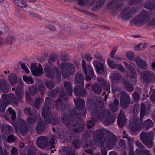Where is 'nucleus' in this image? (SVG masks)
Returning <instances> with one entry per match:
<instances>
[{"label":"nucleus","instance_id":"1","mask_svg":"<svg viewBox=\"0 0 155 155\" xmlns=\"http://www.w3.org/2000/svg\"><path fill=\"white\" fill-rule=\"evenodd\" d=\"M68 99V95L67 93H65L64 91H62L59 95L58 100L55 101L56 109L58 110H62L61 121L67 127L71 130L79 133L84 130V124L82 122L78 124L73 120H71L72 117H77L78 118H81L78 116L80 115L82 117L85 115L86 110L83 108L85 105L84 101L81 98H76L74 99V102L75 104V107L69 112V116L68 117L66 115L63 116V110L65 109L64 105L62 101H66Z\"/></svg>","mask_w":155,"mask_h":155},{"label":"nucleus","instance_id":"2","mask_svg":"<svg viewBox=\"0 0 155 155\" xmlns=\"http://www.w3.org/2000/svg\"><path fill=\"white\" fill-rule=\"evenodd\" d=\"M140 108V105L137 104L134 105L133 108V116L130 120V124L131 127L130 130L133 132L140 131L143 128L144 129H147L149 128L153 127V124L151 121L149 119L146 120L142 124L143 121L141 120L144 117L146 113V107L144 104H141V109L140 114V119H138L137 116Z\"/></svg>","mask_w":155,"mask_h":155},{"label":"nucleus","instance_id":"3","mask_svg":"<svg viewBox=\"0 0 155 155\" xmlns=\"http://www.w3.org/2000/svg\"><path fill=\"white\" fill-rule=\"evenodd\" d=\"M110 114L108 110L103 107H96L93 110L91 115L93 118H94L95 120L103 121L104 124L109 126L114 121Z\"/></svg>","mask_w":155,"mask_h":155},{"label":"nucleus","instance_id":"4","mask_svg":"<svg viewBox=\"0 0 155 155\" xmlns=\"http://www.w3.org/2000/svg\"><path fill=\"white\" fill-rule=\"evenodd\" d=\"M94 140L95 141L100 142L101 144L104 143L107 149H110L116 145L117 138L113 134H111L107 137H104V132L101 129H97L96 134L94 136Z\"/></svg>","mask_w":155,"mask_h":155},{"label":"nucleus","instance_id":"5","mask_svg":"<svg viewBox=\"0 0 155 155\" xmlns=\"http://www.w3.org/2000/svg\"><path fill=\"white\" fill-rule=\"evenodd\" d=\"M52 101V100L49 97L46 98L42 115L44 118L45 123H49L52 125H55L58 123L59 119L55 113H52L50 111L48 107L49 103L51 102Z\"/></svg>","mask_w":155,"mask_h":155},{"label":"nucleus","instance_id":"6","mask_svg":"<svg viewBox=\"0 0 155 155\" xmlns=\"http://www.w3.org/2000/svg\"><path fill=\"white\" fill-rule=\"evenodd\" d=\"M55 141V137L54 135L50 137L41 136L37 138L36 143L38 147L40 148L50 150L53 148H54V144Z\"/></svg>","mask_w":155,"mask_h":155},{"label":"nucleus","instance_id":"7","mask_svg":"<svg viewBox=\"0 0 155 155\" xmlns=\"http://www.w3.org/2000/svg\"><path fill=\"white\" fill-rule=\"evenodd\" d=\"M59 68L61 69L62 75L64 78H67L70 75H74L75 72V65L70 62L61 63Z\"/></svg>","mask_w":155,"mask_h":155},{"label":"nucleus","instance_id":"8","mask_svg":"<svg viewBox=\"0 0 155 155\" xmlns=\"http://www.w3.org/2000/svg\"><path fill=\"white\" fill-rule=\"evenodd\" d=\"M150 18L147 11H143L134 17L132 20V22L136 26H141L147 23Z\"/></svg>","mask_w":155,"mask_h":155},{"label":"nucleus","instance_id":"9","mask_svg":"<svg viewBox=\"0 0 155 155\" xmlns=\"http://www.w3.org/2000/svg\"><path fill=\"white\" fill-rule=\"evenodd\" d=\"M140 139L142 143L150 148L152 147L153 144V134L152 132L145 133L142 132L140 135Z\"/></svg>","mask_w":155,"mask_h":155},{"label":"nucleus","instance_id":"10","mask_svg":"<svg viewBox=\"0 0 155 155\" xmlns=\"http://www.w3.org/2000/svg\"><path fill=\"white\" fill-rule=\"evenodd\" d=\"M82 64L83 69L86 75V80L89 81L91 79L95 78L94 73L91 67L90 66H86V63L84 59L82 60Z\"/></svg>","mask_w":155,"mask_h":155},{"label":"nucleus","instance_id":"11","mask_svg":"<svg viewBox=\"0 0 155 155\" xmlns=\"http://www.w3.org/2000/svg\"><path fill=\"white\" fill-rule=\"evenodd\" d=\"M58 69L56 66L51 67V66L47 65L44 68L45 73L47 77L53 79Z\"/></svg>","mask_w":155,"mask_h":155},{"label":"nucleus","instance_id":"12","mask_svg":"<svg viewBox=\"0 0 155 155\" xmlns=\"http://www.w3.org/2000/svg\"><path fill=\"white\" fill-rule=\"evenodd\" d=\"M140 75L142 79L148 82H153L155 81V74L150 71H144L141 72Z\"/></svg>","mask_w":155,"mask_h":155},{"label":"nucleus","instance_id":"13","mask_svg":"<svg viewBox=\"0 0 155 155\" xmlns=\"http://www.w3.org/2000/svg\"><path fill=\"white\" fill-rule=\"evenodd\" d=\"M136 12V9L134 8L130 9L127 8L121 12L120 16L122 19L128 20L131 18Z\"/></svg>","mask_w":155,"mask_h":155},{"label":"nucleus","instance_id":"14","mask_svg":"<svg viewBox=\"0 0 155 155\" xmlns=\"http://www.w3.org/2000/svg\"><path fill=\"white\" fill-rule=\"evenodd\" d=\"M130 96L126 92L123 91L121 94L120 104L123 108H127L130 104Z\"/></svg>","mask_w":155,"mask_h":155},{"label":"nucleus","instance_id":"15","mask_svg":"<svg viewBox=\"0 0 155 155\" xmlns=\"http://www.w3.org/2000/svg\"><path fill=\"white\" fill-rule=\"evenodd\" d=\"M123 64L124 65L125 68L128 70H129L131 74L133 75L132 76H127V78H130V80H132V81H133V83H136V81L135 78V76L136 73L135 72V70L134 68L130 64H128L126 62L124 61L123 62Z\"/></svg>","mask_w":155,"mask_h":155},{"label":"nucleus","instance_id":"16","mask_svg":"<svg viewBox=\"0 0 155 155\" xmlns=\"http://www.w3.org/2000/svg\"><path fill=\"white\" fill-rule=\"evenodd\" d=\"M134 60L139 68L143 70L147 69V64L141 57L139 56H136L134 59Z\"/></svg>","mask_w":155,"mask_h":155},{"label":"nucleus","instance_id":"17","mask_svg":"<svg viewBox=\"0 0 155 155\" xmlns=\"http://www.w3.org/2000/svg\"><path fill=\"white\" fill-rule=\"evenodd\" d=\"M31 71L33 74L35 76H40L43 74V68L40 64H39L38 67L35 64H32L31 66Z\"/></svg>","mask_w":155,"mask_h":155},{"label":"nucleus","instance_id":"18","mask_svg":"<svg viewBox=\"0 0 155 155\" xmlns=\"http://www.w3.org/2000/svg\"><path fill=\"white\" fill-rule=\"evenodd\" d=\"M75 79L76 85L75 87L78 86L82 87L84 82V78L82 74L79 73L76 74L75 75Z\"/></svg>","mask_w":155,"mask_h":155},{"label":"nucleus","instance_id":"19","mask_svg":"<svg viewBox=\"0 0 155 155\" xmlns=\"http://www.w3.org/2000/svg\"><path fill=\"white\" fill-rule=\"evenodd\" d=\"M74 92L76 96H84L87 93L86 90L83 87V86L82 87H81L80 86L75 87L74 89Z\"/></svg>","mask_w":155,"mask_h":155},{"label":"nucleus","instance_id":"20","mask_svg":"<svg viewBox=\"0 0 155 155\" xmlns=\"http://www.w3.org/2000/svg\"><path fill=\"white\" fill-rule=\"evenodd\" d=\"M9 86L5 80L0 79V90L4 93H7L8 92Z\"/></svg>","mask_w":155,"mask_h":155},{"label":"nucleus","instance_id":"21","mask_svg":"<svg viewBox=\"0 0 155 155\" xmlns=\"http://www.w3.org/2000/svg\"><path fill=\"white\" fill-rule=\"evenodd\" d=\"M117 124L120 127L124 126L126 124V119L124 115L120 113L117 118Z\"/></svg>","mask_w":155,"mask_h":155},{"label":"nucleus","instance_id":"22","mask_svg":"<svg viewBox=\"0 0 155 155\" xmlns=\"http://www.w3.org/2000/svg\"><path fill=\"white\" fill-rule=\"evenodd\" d=\"M15 40V37L12 35H8L5 39V43L8 45L12 46Z\"/></svg>","mask_w":155,"mask_h":155},{"label":"nucleus","instance_id":"23","mask_svg":"<svg viewBox=\"0 0 155 155\" xmlns=\"http://www.w3.org/2000/svg\"><path fill=\"white\" fill-rule=\"evenodd\" d=\"M123 84L124 87L127 91H133L134 88L132 87L133 84L129 83L127 79H123Z\"/></svg>","mask_w":155,"mask_h":155},{"label":"nucleus","instance_id":"24","mask_svg":"<svg viewBox=\"0 0 155 155\" xmlns=\"http://www.w3.org/2000/svg\"><path fill=\"white\" fill-rule=\"evenodd\" d=\"M45 130V127L42 123L38 120V122L36 129L37 133L38 134H42L44 132Z\"/></svg>","mask_w":155,"mask_h":155},{"label":"nucleus","instance_id":"25","mask_svg":"<svg viewBox=\"0 0 155 155\" xmlns=\"http://www.w3.org/2000/svg\"><path fill=\"white\" fill-rule=\"evenodd\" d=\"M119 104V101L117 99H114L113 103H111L109 104V107L113 112H116L118 109Z\"/></svg>","mask_w":155,"mask_h":155},{"label":"nucleus","instance_id":"26","mask_svg":"<svg viewBox=\"0 0 155 155\" xmlns=\"http://www.w3.org/2000/svg\"><path fill=\"white\" fill-rule=\"evenodd\" d=\"M92 90L96 94H99L101 93L102 90L101 86L97 83H95L92 86Z\"/></svg>","mask_w":155,"mask_h":155},{"label":"nucleus","instance_id":"27","mask_svg":"<svg viewBox=\"0 0 155 155\" xmlns=\"http://www.w3.org/2000/svg\"><path fill=\"white\" fill-rule=\"evenodd\" d=\"M105 0H97L95 5L92 8L93 11H95L102 7L105 3Z\"/></svg>","mask_w":155,"mask_h":155},{"label":"nucleus","instance_id":"28","mask_svg":"<svg viewBox=\"0 0 155 155\" xmlns=\"http://www.w3.org/2000/svg\"><path fill=\"white\" fill-rule=\"evenodd\" d=\"M111 76L113 78V80L117 83H120L122 81V77L121 75L118 73H113L112 74Z\"/></svg>","mask_w":155,"mask_h":155},{"label":"nucleus","instance_id":"29","mask_svg":"<svg viewBox=\"0 0 155 155\" xmlns=\"http://www.w3.org/2000/svg\"><path fill=\"white\" fill-rule=\"evenodd\" d=\"M14 4L18 7L21 8H25L28 5L26 2L23 0H13Z\"/></svg>","mask_w":155,"mask_h":155},{"label":"nucleus","instance_id":"30","mask_svg":"<svg viewBox=\"0 0 155 155\" xmlns=\"http://www.w3.org/2000/svg\"><path fill=\"white\" fill-rule=\"evenodd\" d=\"M28 129V127L25 121H23V124L21 125L19 128L20 133L22 135H26L27 133Z\"/></svg>","mask_w":155,"mask_h":155},{"label":"nucleus","instance_id":"31","mask_svg":"<svg viewBox=\"0 0 155 155\" xmlns=\"http://www.w3.org/2000/svg\"><path fill=\"white\" fill-rule=\"evenodd\" d=\"M15 92L19 100L21 102V99L24 95V93L21 87H17L15 91Z\"/></svg>","mask_w":155,"mask_h":155},{"label":"nucleus","instance_id":"32","mask_svg":"<svg viewBox=\"0 0 155 155\" xmlns=\"http://www.w3.org/2000/svg\"><path fill=\"white\" fill-rule=\"evenodd\" d=\"M8 79L10 83L12 85H14L17 83V77L14 73L10 74L8 77Z\"/></svg>","mask_w":155,"mask_h":155},{"label":"nucleus","instance_id":"33","mask_svg":"<svg viewBox=\"0 0 155 155\" xmlns=\"http://www.w3.org/2000/svg\"><path fill=\"white\" fill-rule=\"evenodd\" d=\"M96 70L97 73L99 74L106 75L107 74V71L104 64L96 69Z\"/></svg>","mask_w":155,"mask_h":155},{"label":"nucleus","instance_id":"34","mask_svg":"<svg viewBox=\"0 0 155 155\" xmlns=\"http://www.w3.org/2000/svg\"><path fill=\"white\" fill-rule=\"evenodd\" d=\"M64 86L68 91L70 96H71L72 93V87L71 84L68 82H65L64 83Z\"/></svg>","mask_w":155,"mask_h":155},{"label":"nucleus","instance_id":"35","mask_svg":"<svg viewBox=\"0 0 155 155\" xmlns=\"http://www.w3.org/2000/svg\"><path fill=\"white\" fill-rule=\"evenodd\" d=\"M37 115L35 112L33 115L31 116L27 119V122L30 124H33L36 122Z\"/></svg>","mask_w":155,"mask_h":155},{"label":"nucleus","instance_id":"36","mask_svg":"<svg viewBox=\"0 0 155 155\" xmlns=\"http://www.w3.org/2000/svg\"><path fill=\"white\" fill-rule=\"evenodd\" d=\"M43 100V99L41 98H37L34 103V107L37 109H39L41 106Z\"/></svg>","mask_w":155,"mask_h":155},{"label":"nucleus","instance_id":"37","mask_svg":"<svg viewBox=\"0 0 155 155\" xmlns=\"http://www.w3.org/2000/svg\"><path fill=\"white\" fill-rule=\"evenodd\" d=\"M94 118H93L91 116V118L90 120L88 121L87 124V127L88 128H91L93 127L95 125L94 122L97 120H95Z\"/></svg>","mask_w":155,"mask_h":155},{"label":"nucleus","instance_id":"38","mask_svg":"<svg viewBox=\"0 0 155 155\" xmlns=\"http://www.w3.org/2000/svg\"><path fill=\"white\" fill-rule=\"evenodd\" d=\"M15 15L20 19H23L25 18L24 15L20 11L19 8H17L15 10Z\"/></svg>","mask_w":155,"mask_h":155},{"label":"nucleus","instance_id":"39","mask_svg":"<svg viewBox=\"0 0 155 155\" xmlns=\"http://www.w3.org/2000/svg\"><path fill=\"white\" fill-rule=\"evenodd\" d=\"M23 79L24 81L28 84H32L34 82L32 78L28 76H24Z\"/></svg>","mask_w":155,"mask_h":155},{"label":"nucleus","instance_id":"40","mask_svg":"<svg viewBox=\"0 0 155 155\" xmlns=\"http://www.w3.org/2000/svg\"><path fill=\"white\" fill-rule=\"evenodd\" d=\"M13 130L12 127L8 125H4L2 131L7 134H9Z\"/></svg>","mask_w":155,"mask_h":155},{"label":"nucleus","instance_id":"41","mask_svg":"<svg viewBox=\"0 0 155 155\" xmlns=\"http://www.w3.org/2000/svg\"><path fill=\"white\" fill-rule=\"evenodd\" d=\"M94 56L95 58L101 60L103 62H105V59L98 52H95L94 54Z\"/></svg>","mask_w":155,"mask_h":155},{"label":"nucleus","instance_id":"42","mask_svg":"<svg viewBox=\"0 0 155 155\" xmlns=\"http://www.w3.org/2000/svg\"><path fill=\"white\" fill-rule=\"evenodd\" d=\"M104 62L101 63L97 60H94L93 61L92 63L93 65L96 68H98L103 65H104Z\"/></svg>","mask_w":155,"mask_h":155},{"label":"nucleus","instance_id":"43","mask_svg":"<svg viewBox=\"0 0 155 155\" xmlns=\"http://www.w3.org/2000/svg\"><path fill=\"white\" fill-rule=\"evenodd\" d=\"M17 137L13 134L10 135L7 138V141L8 142H14L16 141Z\"/></svg>","mask_w":155,"mask_h":155},{"label":"nucleus","instance_id":"44","mask_svg":"<svg viewBox=\"0 0 155 155\" xmlns=\"http://www.w3.org/2000/svg\"><path fill=\"white\" fill-rule=\"evenodd\" d=\"M107 62L109 66L111 68L113 69L115 68L117 64H115L114 62L112 61L109 58L107 59Z\"/></svg>","mask_w":155,"mask_h":155},{"label":"nucleus","instance_id":"45","mask_svg":"<svg viewBox=\"0 0 155 155\" xmlns=\"http://www.w3.org/2000/svg\"><path fill=\"white\" fill-rule=\"evenodd\" d=\"M6 104L4 101H0V112H3L5 111L6 106Z\"/></svg>","mask_w":155,"mask_h":155},{"label":"nucleus","instance_id":"46","mask_svg":"<svg viewBox=\"0 0 155 155\" xmlns=\"http://www.w3.org/2000/svg\"><path fill=\"white\" fill-rule=\"evenodd\" d=\"M102 86L104 90L108 91L109 93L111 92L110 91V84L109 82L106 81Z\"/></svg>","mask_w":155,"mask_h":155},{"label":"nucleus","instance_id":"47","mask_svg":"<svg viewBox=\"0 0 155 155\" xmlns=\"http://www.w3.org/2000/svg\"><path fill=\"white\" fill-rule=\"evenodd\" d=\"M127 58L130 60H132L134 57V55L132 51L127 52L126 53Z\"/></svg>","mask_w":155,"mask_h":155},{"label":"nucleus","instance_id":"48","mask_svg":"<svg viewBox=\"0 0 155 155\" xmlns=\"http://www.w3.org/2000/svg\"><path fill=\"white\" fill-rule=\"evenodd\" d=\"M54 78H55L56 80L58 83L60 82L61 81V77L59 69H58L57 71V72L55 74Z\"/></svg>","mask_w":155,"mask_h":155},{"label":"nucleus","instance_id":"49","mask_svg":"<svg viewBox=\"0 0 155 155\" xmlns=\"http://www.w3.org/2000/svg\"><path fill=\"white\" fill-rule=\"evenodd\" d=\"M8 110L11 115V118L12 120H14L16 118V113L12 110V108L9 107L8 109Z\"/></svg>","mask_w":155,"mask_h":155},{"label":"nucleus","instance_id":"50","mask_svg":"<svg viewBox=\"0 0 155 155\" xmlns=\"http://www.w3.org/2000/svg\"><path fill=\"white\" fill-rule=\"evenodd\" d=\"M46 87L49 89L53 88L55 85L52 81H47L45 83Z\"/></svg>","mask_w":155,"mask_h":155},{"label":"nucleus","instance_id":"51","mask_svg":"<svg viewBox=\"0 0 155 155\" xmlns=\"http://www.w3.org/2000/svg\"><path fill=\"white\" fill-rule=\"evenodd\" d=\"M70 59V57L66 54H62L60 57V59L61 61H68Z\"/></svg>","mask_w":155,"mask_h":155},{"label":"nucleus","instance_id":"52","mask_svg":"<svg viewBox=\"0 0 155 155\" xmlns=\"http://www.w3.org/2000/svg\"><path fill=\"white\" fill-rule=\"evenodd\" d=\"M46 28L52 31H55L56 30V28L53 25L50 24H47L45 25Z\"/></svg>","mask_w":155,"mask_h":155},{"label":"nucleus","instance_id":"53","mask_svg":"<svg viewBox=\"0 0 155 155\" xmlns=\"http://www.w3.org/2000/svg\"><path fill=\"white\" fill-rule=\"evenodd\" d=\"M19 64L21 65L22 69L24 70L26 73L28 74L30 72V71L28 70V68L24 63L21 62L19 63Z\"/></svg>","mask_w":155,"mask_h":155},{"label":"nucleus","instance_id":"54","mask_svg":"<svg viewBox=\"0 0 155 155\" xmlns=\"http://www.w3.org/2000/svg\"><path fill=\"white\" fill-rule=\"evenodd\" d=\"M127 139L130 148L131 149H133V144L134 140V138L130 137Z\"/></svg>","mask_w":155,"mask_h":155},{"label":"nucleus","instance_id":"55","mask_svg":"<svg viewBox=\"0 0 155 155\" xmlns=\"http://www.w3.org/2000/svg\"><path fill=\"white\" fill-rule=\"evenodd\" d=\"M116 66L115 69H117L121 72H123L124 71V68L121 64H117V66Z\"/></svg>","mask_w":155,"mask_h":155},{"label":"nucleus","instance_id":"56","mask_svg":"<svg viewBox=\"0 0 155 155\" xmlns=\"http://www.w3.org/2000/svg\"><path fill=\"white\" fill-rule=\"evenodd\" d=\"M11 154L10 155H18V151L17 149L15 147H13L11 150Z\"/></svg>","mask_w":155,"mask_h":155},{"label":"nucleus","instance_id":"57","mask_svg":"<svg viewBox=\"0 0 155 155\" xmlns=\"http://www.w3.org/2000/svg\"><path fill=\"white\" fill-rule=\"evenodd\" d=\"M30 94L33 95H35L37 92V89L35 87H32L29 89Z\"/></svg>","mask_w":155,"mask_h":155},{"label":"nucleus","instance_id":"58","mask_svg":"<svg viewBox=\"0 0 155 155\" xmlns=\"http://www.w3.org/2000/svg\"><path fill=\"white\" fill-rule=\"evenodd\" d=\"M24 113L25 114L31 116L33 115L32 113H31V109L30 108L28 107L25 108L24 110Z\"/></svg>","mask_w":155,"mask_h":155},{"label":"nucleus","instance_id":"59","mask_svg":"<svg viewBox=\"0 0 155 155\" xmlns=\"http://www.w3.org/2000/svg\"><path fill=\"white\" fill-rule=\"evenodd\" d=\"M111 88L113 94H114L117 91L119 92L120 91L119 88L113 84L112 85Z\"/></svg>","mask_w":155,"mask_h":155},{"label":"nucleus","instance_id":"60","mask_svg":"<svg viewBox=\"0 0 155 155\" xmlns=\"http://www.w3.org/2000/svg\"><path fill=\"white\" fill-rule=\"evenodd\" d=\"M101 145V152L103 155H107V151L106 149L103 146V144H101L100 142Z\"/></svg>","mask_w":155,"mask_h":155},{"label":"nucleus","instance_id":"61","mask_svg":"<svg viewBox=\"0 0 155 155\" xmlns=\"http://www.w3.org/2000/svg\"><path fill=\"white\" fill-rule=\"evenodd\" d=\"M72 145L73 146L76 148H77L80 147L79 142L77 140H74L73 141L72 143Z\"/></svg>","mask_w":155,"mask_h":155},{"label":"nucleus","instance_id":"62","mask_svg":"<svg viewBox=\"0 0 155 155\" xmlns=\"http://www.w3.org/2000/svg\"><path fill=\"white\" fill-rule=\"evenodd\" d=\"M67 152H65L66 155H75V152L74 151L69 150L68 148H66Z\"/></svg>","mask_w":155,"mask_h":155},{"label":"nucleus","instance_id":"63","mask_svg":"<svg viewBox=\"0 0 155 155\" xmlns=\"http://www.w3.org/2000/svg\"><path fill=\"white\" fill-rule=\"evenodd\" d=\"M12 103H13L15 105L18 106V100L17 98L15 97H13L11 100Z\"/></svg>","mask_w":155,"mask_h":155},{"label":"nucleus","instance_id":"64","mask_svg":"<svg viewBox=\"0 0 155 155\" xmlns=\"http://www.w3.org/2000/svg\"><path fill=\"white\" fill-rule=\"evenodd\" d=\"M145 6L146 8L152 10L155 8V4L151 3L146 5Z\"/></svg>","mask_w":155,"mask_h":155}]
</instances>
